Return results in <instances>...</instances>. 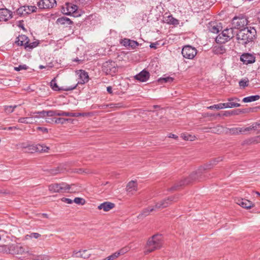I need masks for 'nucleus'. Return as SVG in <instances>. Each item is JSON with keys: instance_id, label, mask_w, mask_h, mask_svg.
Masks as SVG:
<instances>
[{"instance_id": "nucleus-27", "label": "nucleus", "mask_w": 260, "mask_h": 260, "mask_svg": "<svg viewBox=\"0 0 260 260\" xmlns=\"http://www.w3.org/2000/svg\"><path fill=\"white\" fill-rule=\"evenodd\" d=\"M56 23L60 25H70L73 23V21L68 17H62L58 18L56 20Z\"/></svg>"}, {"instance_id": "nucleus-46", "label": "nucleus", "mask_w": 260, "mask_h": 260, "mask_svg": "<svg viewBox=\"0 0 260 260\" xmlns=\"http://www.w3.org/2000/svg\"><path fill=\"white\" fill-rule=\"evenodd\" d=\"M26 237H29L30 238L38 239L41 237V235L38 233H31L29 235H27Z\"/></svg>"}, {"instance_id": "nucleus-31", "label": "nucleus", "mask_w": 260, "mask_h": 260, "mask_svg": "<svg viewBox=\"0 0 260 260\" xmlns=\"http://www.w3.org/2000/svg\"><path fill=\"white\" fill-rule=\"evenodd\" d=\"M229 101L228 103L230 105V108L234 107H239L241 106L238 102L240 101V100L238 98H229L228 99Z\"/></svg>"}, {"instance_id": "nucleus-59", "label": "nucleus", "mask_w": 260, "mask_h": 260, "mask_svg": "<svg viewBox=\"0 0 260 260\" xmlns=\"http://www.w3.org/2000/svg\"><path fill=\"white\" fill-rule=\"evenodd\" d=\"M64 116L74 117V113L65 112Z\"/></svg>"}, {"instance_id": "nucleus-47", "label": "nucleus", "mask_w": 260, "mask_h": 260, "mask_svg": "<svg viewBox=\"0 0 260 260\" xmlns=\"http://www.w3.org/2000/svg\"><path fill=\"white\" fill-rule=\"evenodd\" d=\"M57 113V110H49L47 111L46 112V116H49V117H52L54 116H56Z\"/></svg>"}, {"instance_id": "nucleus-33", "label": "nucleus", "mask_w": 260, "mask_h": 260, "mask_svg": "<svg viewBox=\"0 0 260 260\" xmlns=\"http://www.w3.org/2000/svg\"><path fill=\"white\" fill-rule=\"evenodd\" d=\"M25 48L27 50H30L35 47H36L38 45V43L37 42H33L32 43H29V40L25 43Z\"/></svg>"}, {"instance_id": "nucleus-28", "label": "nucleus", "mask_w": 260, "mask_h": 260, "mask_svg": "<svg viewBox=\"0 0 260 260\" xmlns=\"http://www.w3.org/2000/svg\"><path fill=\"white\" fill-rule=\"evenodd\" d=\"M28 41V39L26 36L21 35L17 38V40L15 41V43L18 46H24V47H25V43Z\"/></svg>"}, {"instance_id": "nucleus-7", "label": "nucleus", "mask_w": 260, "mask_h": 260, "mask_svg": "<svg viewBox=\"0 0 260 260\" xmlns=\"http://www.w3.org/2000/svg\"><path fill=\"white\" fill-rule=\"evenodd\" d=\"M182 54L184 57L187 59H192L197 54V50L191 46H185L182 49Z\"/></svg>"}, {"instance_id": "nucleus-51", "label": "nucleus", "mask_w": 260, "mask_h": 260, "mask_svg": "<svg viewBox=\"0 0 260 260\" xmlns=\"http://www.w3.org/2000/svg\"><path fill=\"white\" fill-rule=\"evenodd\" d=\"M207 108L208 109H210V110H212L214 109H216V110L220 109L219 104H216V105H214L213 106H210L209 107H208Z\"/></svg>"}, {"instance_id": "nucleus-37", "label": "nucleus", "mask_w": 260, "mask_h": 260, "mask_svg": "<svg viewBox=\"0 0 260 260\" xmlns=\"http://www.w3.org/2000/svg\"><path fill=\"white\" fill-rule=\"evenodd\" d=\"M17 107V105H14V106H5L4 107L5 108V111L7 113H11L13 112L14 110V109Z\"/></svg>"}, {"instance_id": "nucleus-39", "label": "nucleus", "mask_w": 260, "mask_h": 260, "mask_svg": "<svg viewBox=\"0 0 260 260\" xmlns=\"http://www.w3.org/2000/svg\"><path fill=\"white\" fill-rule=\"evenodd\" d=\"M74 117H79V116H87L89 117L93 115V113L91 112L88 113H74Z\"/></svg>"}, {"instance_id": "nucleus-2", "label": "nucleus", "mask_w": 260, "mask_h": 260, "mask_svg": "<svg viewBox=\"0 0 260 260\" xmlns=\"http://www.w3.org/2000/svg\"><path fill=\"white\" fill-rule=\"evenodd\" d=\"M162 246V236L161 235H155L148 240L146 250L145 253L148 254L160 248Z\"/></svg>"}, {"instance_id": "nucleus-20", "label": "nucleus", "mask_w": 260, "mask_h": 260, "mask_svg": "<svg viewBox=\"0 0 260 260\" xmlns=\"http://www.w3.org/2000/svg\"><path fill=\"white\" fill-rule=\"evenodd\" d=\"M29 147L31 148L29 150L39 152H47L49 149V148L44 144H38L35 145H31Z\"/></svg>"}, {"instance_id": "nucleus-6", "label": "nucleus", "mask_w": 260, "mask_h": 260, "mask_svg": "<svg viewBox=\"0 0 260 260\" xmlns=\"http://www.w3.org/2000/svg\"><path fill=\"white\" fill-rule=\"evenodd\" d=\"M102 70L107 75L113 76L117 71V63L111 60L107 61L103 64Z\"/></svg>"}, {"instance_id": "nucleus-34", "label": "nucleus", "mask_w": 260, "mask_h": 260, "mask_svg": "<svg viewBox=\"0 0 260 260\" xmlns=\"http://www.w3.org/2000/svg\"><path fill=\"white\" fill-rule=\"evenodd\" d=\"M174 80V78L171 77H167L165 78H160L158 80V82L160 83H171Z\"/></svg>"}, {"instance_id": "nucleus-29", "label": "nucleus", "mask_w": 260, "mask_h": 260, "mask_svg": "<svg viewBox=\"0 0 260 260\" xmlns=\"http://www.w3.org/2000/svg\"><path fill=\"white\" fill-rule=\"evenodd\" d=\"M165 21L169 24L177 26L179 24V21L173 17L172 15H169L165 18Z\"/></svg>"}, {"instance_id": "nucleus-52", "label": "nucleus", "mask_w": 260, "mask_h": 260, "mask_svg": "<svg viewBox=\"0 0 260 260\" xmlns=\"http://www.w3.org/2000/svg\"><path fill=\"white\" fill-rule=\"evenodd\" d=\"M220 109H223V108H230V105L228 103H220Z\"/></svg>"}, {"instance_id": "nucleus-64", "label": "nucleus", "mask_w": 260, "mask_h": 260, "mask_svg": "<svg viewBox=\"0 0 260 260\" xmlns=\"http://www.w3.org/2000/svg\"><path fill=\"white\" fill-rule=\"evenodd\" d=\"M107 91L109 93H112V87L111 86L107 87Z\"/></svg>"}, {"instance_id": "nucleus-16", "label": "nucleus", "mask_w": 260, "mask_h": 260, "mask_svg": "<svg viewBox=\"0 0 260 260\" xmlns=\"http://www.w3.org/2000/svg\"><path fill=\"white\" fill-rule=\"evenodd\" d=\"M255 126H249L247 127H233L230 129V133L232 135H238L244 134L253 129Z\"/></svg>"}, {"instance_id": "nucleus-50", "label": "nucleus", "mask_w": 260, "mask_h": 260, "mask_svg": "<svg viewBox=\"0 0 260 260\" xmlns=\"http://www.w3.org/2000/svg\"><path fill=\"white\" fill-rule=\"evenodd\" d=\"M225 49L224 48V47H223V46H220V47H218L217 48H216V52L217 53H219V54L223 53L225 52Z\"/></svg>"}, {"instance_id": "nucleus-12", "label": "nucleus", "mask_w": 260, "mask_h": 260, "mask_svg": "<svg viewBox=\"0 0 260 260\" xmlns=\"http://www.w3.org/2000/svg\"><path fill=\"white\" fill-rule=\"evenodd\" d=\"M67 12L64 8H63V13L67 15H70L71 14H74L76 16H80V14H77L78 6L76 5L70 3L66 4Z\"/></svg>"}, {"instance_id": "nucleus-36", "label": "nucleus", "mask_w": 260, "mask_h": 260, "mask_svg": "<svg viewBox=\"0 0 260 260\" xmlns=\"http://www.w3.org/2000/svg\"><path fill=\"white\" fill-rule=\"evenodd\" d=\"M11 246L9 247L8 246L5 245L0 246V252H9L11 253Z\"/></svg>"}, {"instance_id": "nucleus-38", "label": "nucleus", "mask_w": 260, "mask_h": 260, "mask_svg": "<svg viewBox=\"0 0 260 260\" xmlns=\"http://www.w3.org/2000/svg\"><path fill=\"white\" fill-rule=\"evenodd\" d=\"M69 120H71V119L57 118H55L54 122L56 124H58V123L64 124L66 121H68Z\"/></svg>"}, {"instance_id": "nucleus-22", "label": "nucleus", "mask_w": 260, "mask_h": 260, "mask_svg": "<svg viewBox=\"0 0 260 260\" xmlns=\"http://www.w3.org/2000/svg\"><path fill=\"white\" fill-rule=\"evenodd\" d=\"M237 204L246 209H250L254 207V204L251 201L244 199H238L236 201Z\"/></svg>"}, {"instance_id": "nucleus-41", "label": "nucleus", "mask_w": 260, "mask_h": 260, "mask_svg": "<svg viewBox=\"0 0 260 260\" xmlns=\"http://www.w3.org/2000/svg\"><path fill=\"white\" fill-rule=\"evenodd\" d=\"M76 204L78 205H84L85 203V201L84 199L81 198H75L73 201Z\"/></svg>"}, {"instance_id": "nucleus-9", "label": "nucleus", "mask_w": 260, "mask_h": 260, "mask_svg": "<svg viewBox=\"0 0 260 260\" xmlns=\"http://www.w3.org/2000/svg\"><path fill=\"white\" fill-rule=\"evenodd\" d=\"M247 24V20L244 17H235L232 20L233 26L238 29H243Z\"/></svg>"}, {"instance_id": "nucleus-62", "label": "nucleus", "mask_w": 260, "mask_h": 260, "mask_svg": "<svg viewBox=\"0 0 260 260\" xmlns=\"http://www.w3.org/2000/svg\"><path fill=\"white\" fill-rule=\"evenodd\" d=\"M47 112V111H44V110L40 111V115H41L42 117L46 116Z\"/></svg>"}, {"instance_id": "nucleus-35", "label": "nucleus", "mask_w": 260, "mask_h": 260, "mask_svg": "<svg viewBox=\"0 0 260 260\" xmlns=\"http://www.w3.org/2000/svg\"><path fill=\"white\" fill-rule=\"evenodd\" d=\"M239 86L244 88L249 85V80L248 78H244L241 80L239 82Z\"/></svg>"}, {"instance_id": "nucleus-44", "label": "nucleus", "mask_w": 260, "mask_h": 260, "mask_svg": "<svg viewBox=\"0 0 260 260\" xmlns=\"http://www.w3.org/2000/svg\"><path fill=\"white\" fill-rule=\"evenodd\" d=\"M139 43L134 40H130L129 48L132 49H135L137 46H138Z\"/></svg>"}, {"instance_id": "nucleus-5", "label": "nucleus", "mask_w": 260, "mask_h": 260, "mask_svg": "<svg viewBox=\"0 0 260 260\" xmlns=\"http://www.w3.org/2000/svg\"><path fill=\"white\" fill-rule=\"evenodd\" d=\"M234 37L232 28H226L219 34L216 38V41L218 43H224Z\"/></svg>"}, {"instance_id": "nucleus-3", "label": "nucleus", "mask_w": 260, "mask_h": 260, "mask_svg": "<svg viewBox=\"0 0 260 260\" xmlns=\"http://www.w3.org/2000/svg\"><path fill=\"white\" fill-rule=\"evenodd\" d=\"M222 158L221 157H218L216 158L213 159L210 163L206 164L203 167H201L198 171L192 173L189 176V178L193 181L198 180L200 178V177L203 171L210 169L212 168L214 165H216L218 162H220L222 160Z\"/></svg>"}, {"instance_id": "nucleus-54", "label": "nucleus", "mask_w": 260, "mask_h": 260, "mask_svg": "<svg viewBox=\"0 0 260 260\" xmlns=\"http://www.w3.org/2000/svg\"><path fill=\"white\" fill-rule=\"evenodd\" d=\"M62 201L65 202V203H67V204H72L73 203V200H72L71 199H69V198H63L62 199H61Z\"/></svg>"}, {"instance_id": "nucleus-32", "label": "nucleus", "mask_w": 260, "mask_h": 260, "mask_svg": "<svg viewBox=\"0 0 260 260\" xmlns=\"http://www.w3.org/2000/svg\"><path fill=\"white\" fill-rule=\"evenodd\" d=\"M259 98H260V96L258 95H251L249 96L244 98L242 101L244 103H249V102H253V101H256L259 100Z\"/></svg>"}, {"instance_id": "nucleus-14", "label": "nucleus", "mask_w": 260, "mask_h": 260, "mask_svg": "<svg viewBox=\"0 0 260 260\" xmlns=\"http://www.w3.org/2000/svg\"><path fill=\"white\" fill-rule=\"evenodd\" d=\"M77 84H76L75 85H72L69 87H66L65 88H59L56 83L55 79L54 78L52 81L50 82V86L52 87V89L54 91H59V90H64V91H70L76 88L77 87Z\"/></svg>"}, {"instance_id": "nucleus-30", "label": "nucleus", "mask_w": 260, "mask_h": 260, "mask_svg": "<svg viewBox=\"0 0 260 260\" xmlns=\"http://www.w3.org/2000/svg\"><path fill=\"white\" fill-rule=\"evenodd\" d=\"M155 209H156L155 207H149L147 208H145L143 210L141 213L138 215V217L139 218H141L142 217H146L148 216L151 212H153V211H154Z\"/></svg>"}, {"instance_id": "nucleus-23", "label": "nucleus", "mask_w": 260, "mask_h": 260, "mask_svg": "<svg viewBox=\"0 0 260 260\" xmlns=\"http://www.w3.org/2000/svg\"><path fill=\"white\" fill-rule=\"evenodd\" d=\"M138 189L137 183L134 181H131L127 184L126 186V191L128 194H133Z\"/></svg>"}, {"instance_id": "nucleus-25", "label": "nucleus", "mask_w": 260, "mask_h": 260, "mask_svg": "<svg viewBox=\"0 0 260 260\" xmlns=\"http://www.w3.org/2000/svg\"><path fill=\"white\" fill-rule=\"evenodd\" d=\"M115 207V204L109 202H105L98 206L99 210H103L105 212L109 211Z\"/></svg>"}, {"instance_id": "nucleus-48", "label": "nucleus", "mask_w": 260, "mask_h": 260, "mask_svg": "<svg viewBox=\"0 0 260 260\" xmlns=\"http://www.w3.org/2000/svg\"><path fill=\"white\" fill-rule=\"evenodd\" d=\"M130 39L124 38L122 40L121 43L123 46L126 47H129Z\"/></svg>"}, {"instance_id": "nucleus-24", "label": "nucleus", "mask_w": 260, "mask_h": 260, "mask_svg": "<svg viewBox=\"0 0 260 260\" xmlns=\"http://www.w3.org/2000/svg\"><path fill=\"white\" fill-rule=\"evenodd\" d=\"M91 253L87 250H79L78 251H74L72 256L74 257H80L84 259L88 258L90 257Z\"/></svg>"}, {"instance_id": "nucleus-49", "label": "nucleus", "mask_w": 260, "mask_h": 260, "mask_svg": "<svg viewBox=\"0 0 260 260\" xmlns=\"http://www.w3.org/2000/svg\"><path fill=\"white\" fill-rule=\"evenodd\" d=\"M121 104L120 103H117V104L111 103V104H108V108H114L120 107L121 106Z\"/></svg>"}, {"instance_id": "nucleus-11", "label": "nucleus", "mask_w": 260, "mask_h": 260, "mask_svg": "<svg viewBox=\"0 0 260 260\" xmlns=\"http://www.w3.org/2000/svg\"><path fill=\"white\" fill-rule=\"evenodd\" d=\"M56 5L55 0H41L37 3L40 9H51L55 7Z\"/></svg>"}, {"instance_id": "nucleus-15", "label": "nucleus", "mask_w": 260, "mask_h": 260, "mask_svg": "<svg viewBox=\"0 0 260 260\" xmlns=\"http://www.w3.org/2000/svg\"><path fill=\"white\" fill-rule=\"evenodd\" d=\"M209 30L214 34H217L222 29V26L220 23L217 22H210L208 24Z\"/></svg>"}, {"instance_id": "nucleus-58", "label": "nucleus", "mask_w": 260, "mask_h": 260, "mask_svg": "<svg viewBox=\"0 0 260 260\" xmlns=\"http://www.w3.org/2000/svg\"><path fill=\"white\" fill-rule=\"evenodd\" d=\"M4 129L5 130H8V131H13V130L18 129V128H17L16 126H9L8 127H5Z\"/></svg>"}, {"instance_id": "nucleus-19", "label": "nucleus", "mask_w": 260, "mask_h": 260, "mask_svg": "<svg viewBox=\"0 0 260 260\" xmlns=\"http://www.w3.org/2000/svg\"><path fill=\"white\" fill-rule=\"evenodd\" d=\"M12 12L7 9H0V21H6L12 17Z\"/></svg>"}, {"instance_id": "nucleus-57", "label": "nucleus", "mask_w": 260, "mask_h": 260, "mask_svg": "<svg viewBox=\"0 0 260 260\" xmlns=\"http://www.w3.org/2000/svg\"><path fill=\"white\" fill-rule=\"evenodd\" d=\"M64 114H65V112H64L63 111L57 110L56 116H64Z\"/></svg>"}, {"instance_id": "nucleus-61", "label": "nucleus", "mask_w": 260, "mask_h": 260, "mask_svg": "<svg viewBox=\"0 0 260 260\" xmlns=\"http://www.w3.org/2000/svg\"><path fill=\"white\" fill-rule=\"evenodd\" d=\"M99 108L100 109H105L108 108V104H103V105H100L99 106Z\"/></svg>"}, {"instance_id": "nucleus-26", "label": "nucleus", "mask_w": 260, "mask_h": 260, "mask_svg": "<svg viewBox=\"0 0 260 260\" xmlns=\"http://www.w3.org/2000/svg\"><path fill=\"white\" fill-rule=\"evenodd\" d=\"M78 84H85L89 80L88 74L85 71L80 70Z\"/></svg>"}, {"instance_id": "nucleus-55", "label": "nucleus", "mask_w": 260, "mask_h": 260, "mask_svg": "<svg viewBox=\"0 0 260 260\" xmlns=\"http://www.w3.org/2000/svg\"><path fill=\"white\" fill-rule=\"evenodd\" d=\"M252 129L255 130L260 128V121L257 123H253L251 126H255Z\"/></svg>"}, {"instance_id": "nucleus-18", "label": "nucleus", "mask_w": 260, "mask_h": 260, "mask_svg": "<svg viewBox=\"0 0 260 260\" xmlns=\"http://www.w3.org/2000/svg\"><path fill=\"white\" fill-rule=\"evenodd\" d=\"M11 253L12 254H22L28 251L27 248L19 245H12L11 246Z\"/></svg>"}, {"instance_id": "nucleus-42", "label": "nucleus", "mask_w": 260, "mask_h": 260, "mask_svg": "<svg viewBox=\"0 0 260 260\" xmlns=\"http://www.w3.org/2000/svg\"><path fill=\"white\" fill-rule=\"evenodd\" d=\"M190 182V180H188V179H185L184 180H182L180 182L179 185H178L177 186H174V187L170 188L171 190H173L176 189V188L179 186H182L185 184H188Z\"/></svg>"}, {"instance_id": "nucleus-10", "label": "nucleus", "mask_w": 260, "mask_h": 260, "mask_svg": "<svg viewBox=\"0 0 260 260\" xmlns=\"http://www.w3.org/2000/svg\"><path fill=\"white\" fill-rule=\"evenodd\" d=\"M37 10V8L35 6H23L17 10V13L20 16H22L35 12Z\"/></svg>"}, {"instance_id": "nucleus-40", "label": "nucleus", "mask_w": 260, "mask_h": 260, "mask_svg": "<svg viewBox=\"0 0 260 260\" xmlns=\"http://www.w3.org/2000/svg\"><path fill=\"white\" fill-rule=\"evenodd\" d=\"M33 259L34 260H49V257L48 256L45 255H36V256H34Z\"/></svg>"}, {"instance_id": "nucleus-8", "label": "nucleus", "mask_w": 260, "mask_h": 260, "mask_svg": "<svg viewBox=\"0 0 260 260\" xmlns=\"http://www.w3.org/2000/svg\"><path fill=\"white\" fill-rule=\"evenodd\" d=\"M178 199L177 196L169 197L159 202L156 203L155 208L156 209H163L168 207L173 201H176V199Z\"/></svg>"}, {"instance_id": "nucleus-4", "label": "nucleus", "mask_w": 260, "mask_h": 260, "mask_svg": "<svg viewBox=\"0 0 260 260\" xmlns=\"http://www.w3.org/2000/svg\"><path fill=\"white\" fill-rule=\"evenodd\" d=\"M73 185H69L65 182L54 183L49 185L48 189L52 192H69Z\"/></svg>"}, {"instance_id": "nucleus-17", "label": "nucleus", "mask_w": 260, "mask_h": 260, "mask_svg": "<svg viewBox=\"0 0 260 260\" xmlns=\"http://www.w3.org/2000/svg\"><path fill=\"white\" fill-rule=\"evenodd\" d=\"M149 76V73L146 70H143L140 73L135 75L134 78L137 80L144 82L147 81L148 80Z\"/></svg>"}, {"instance_id": "nucleus-60", "label": "nucleus", "mask_w": 260, "mask_h": 260, "mask_svg": "<svg viewBox=\"0 0 260 260\" xmlns=\"http://www.w3.org/2000/svg\"><path fill=\"white\" fill-rule=\"evenodd\" d=\"M35 114H39L40 115V111H36L34 112H31L29 114H28V116H34V115Z\"/></svg>"}, {"instance_id": "nucleus-21", "label": "nucleus", "mask_w": 260, "mask_h": 260, "mask_svg": "<svg viewBox=\"0 0 260 260\" xmlns=\"http://www.w3.org/2000/svg\"><path fill=\"white\" fill-rule=\"evenodd\" d=\"M36 118H39L37 115L36 116H29L26 117H21L18 119V121L19 123L25 124H32L36 123L37 120Z\"/></svg>"}, {"instance_id": "nucleus-43", "label": "nucleus", "mask_w": 260, "mask_h": 260, "mask_svg": "<svg viewBox=\"0 0 260 260\" xmlns=\"http://www.w3.org/2000/svg\"><path fill=\"white\" fill-rule=\"evenodd\" d=\"M120 255L119 252H116L106 258V260H114Z\"/></svg>"}, {"instance_id": "nucleus-63", "label": "nucleus", "mask_w": 260, "mask_h": 260, "mask_svg": "<svg viewBox=\"0 0 260 260\" xmlns=\"http://www.w3.org/2000/svg\"><path fill=\"white\" fill-rule=\"evenodd\" d=\"M169 138H174V139H177L178 138V136L174 135V134H170L169 135Z\"/></svg>"}, {"instance_id": "nucleus-13", "label": "nucleus", "mask_w": 260, "mask_h": 260, "mask_svg": "<svg viewBox=\"0 0 260 260\" xmlns=\"http://www.w3.org/2000/svg\"><path fill=\"white\" fill-rule=\"evenodd\" d=\"M240 60L245 64L252 63L255 61V56L249 53H244L240 56Z\"/></svg>"}, {"instance_id": "nucleus-56", "label": "nucleus", "mask_w": 260, "mask_h": 260, "mask_svg": "<svg viewBox=\"0 0 260 260\" xmlns=\"http://www.w3.org/2000/svg\"><path fill=\"white\" fill-rule=\"evenodd\" d=\"M37 129L38 130H40V131H42L44 133H47L48 132V129L47 128H46V127H38L37 128Z\"/></svg>"}, {"instance_id": "nucleus-1", "label": "nucleus", "mask_w": 260, "mask_h": 260, "mask_svg": "<svg viewBox=\"0 0 260 260\" xmlns=\"http://www.w3.org/2000/svg\"><path fill=\"white\" fill-rule=\"evenodd\" d=\"M256 35V29L253 27H247L240 30L236 35V39L239 44L246 46L253 41Z\"/></svg>"}, {"instance_id": "nucleus-45", "label": "nucleus", "mask_w": 260, "mask_h": 260, "mask_svg": "<svg viewBox=\"0 0 260 260\" xmlns=\"http://www.w3.org/2000/svg\"><path fill=\"white\" fill-rule=\"evenodd\" d=\"M28 67L26 64L19 65L18 67H15L14 70L16 71H20L21 70H26L28 69Z\"/></svg>"}, {"instance_id": "nucleus-53", "label": "nucleus", "mask_w": 260, "mask_h": 260, "mask_svg": "<svg viewBox=\"0 0 260 260\" xmlns=\"http://www.w3.org/2000/svg\"><path fill=\"white\" fill-rule=\"evenodd\" d=\"M181 137L185 140H190L191 141V136L190 135H186L185 134H182L181 135Z\"/></svg>"}]
</instances>
